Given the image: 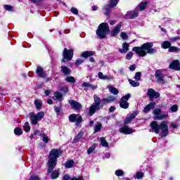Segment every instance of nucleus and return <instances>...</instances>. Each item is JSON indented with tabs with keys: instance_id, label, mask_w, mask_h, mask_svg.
<instances>
[{
	"instance_id": "nucleus-1",
	"label": "nucleus",
	"mask_w": 180,
	"mask_h": 180,
	"mask_svg": "<svg viewBox=\"0 0 180 180\" xmlns=\"http://www.w3.org/2000/svg\"><path fill=\"white\" fill-rule=\"evenodd\" d=\"M63 155V150L60 148H53L50 152L48 156V174H50L51 171L56 168V165H57V161H58V158L60 155Z\"/></svg>"
},
{
	"instance_id": "nucleus-2",
	"label": "nucleus",
	"mask_w": 180,
	"mask_h": 180,
	"mask_svg": "<svg viewBox=\"0 0 180 180\" xmlns=\"http://www.w3.org/2000/svg\"><path fill=\"white\" fill-rule=\"evenodd\" d=\"M154 44L153 42H146L143 44L141 46H134L132 49V51L136 53L139 57H146L148 54H154L157 52V50L153 49Z\"/></svg>"
},
{
	"instance_id": "nucleus-3",
	"label": "nucleus",
	"mask_w": 180,
	"mask_h": 180,
	"mask_svg": "<svg viewBox=\"0 0 180 180\" xmlns=\"http://www.w3.org/2000/svg\"><path fill=\"white\" fill-rule=\"evenodd\" d=\"M150 127L152 131H153L156 134H158V133H160V130H162V137H165L168 136V121H162L160 124V125L158 124V122H157V121H153L150 123Z\"/></svg>"
},
{
	"instance_id": "nucleus-4",
	"label": "nucleus",
	"mask_w": 180,
	"mask_h": 180,
	"mask_svg": "<svg viewBox=\"0 0 180 180\" xmlns=\"http://www.w3.org/2000/svg\"><path fill=\"white\" fill-rule=\"evenodd\" d=\"M94 104L92 105L89 109L90 116H92V115H94V113H95L96 110H100V109H102L103 108V105H101V98H99V96H98V95L95 94L94 96Z\"/></svg>"
},
{
	"instance_id": "nucleus-5",
	"label": "nucleus",
	"mask_w": 180,
	"mask_h": 180,
	"mask_svg": "<svg viewBox=\"0 0 180 180\" xmlns=\"http://www.w3.org/2000/svg\"><path fill=\"white\" fill-rule=\"evenodd\" d=\"M108 32H109V25L107 23L103 22L98 26L96 34L100 39H104V37H106Z\"/></svg>"
},
{
	"instance_id": "nucleus-6",
	"label": "nucleus",
	"mask_w": 180,
	"mask_h": 180,
	"mask_svg": "<svg viewBox=\"0 0 180 180\" xmlns=\"http://www.w3.org/2000/svg\"><path fill=\"white\" fill-rule=\"evenodd\" d=\"M43 117H44V112L43 111H40L37 114L33 112H30V119L32 124H37Z\"/></svg>"
},
{
	"instance_id": "nucleus-7",
	"label": "nucleus",
	"mask_w": 180,
	"mask_h": 180,
	"mask_svg": "<svg viewBox=\"0 0 180 180\" xmlns=\"http://www.w3.org/2000/svg\"><path fill=\"white\" fill-rule=\"evenodd\" d=\"M153 114L154 115L155 120H162L165 117H168V114H162L160 108L153 110Z\"/></svg>"
},
{
	"instance_id": "nucleus-8",
	"label": "nucleus",
	"mask_w": 180,
	"mask_h": 180,
	"mask_svg": "<svg viewBox=\"0 0 180 180\" xmlns=\"http://www.w3.org/2000/svg\"><path fill=\"white\" fill-rule=\"evenodd\" d=\"M155 77L158 84H162V85H165V84H166L165 79H164L165 75L162 73V70H157L155 73Z\"/></svg>"
},
{
	"instance_id": "nucleus-9",
	"label": "nucleus",
	"mask_w": 180,
	"mask_h": 180,
	"mask_svg": "<svg viewBox=\"0 0 180 180\" xmlns=\"http://www.w3.org/2000/svg\"><path fill=\"white\" fill-rule=\"evenodd\" d=\"M130 96H131V95L130 94H127L122 97L120 102V106H121V108L123 109H127L129 108V103H127V101L130 99Z\"/></svg>"
},
{
	"instance_id": "nucleus-10",
	"label": "nucleus",
	"mask_w": 180,
	"mask_h": 180,
	"mask_svg": "<svg viewBox=\"0 0 180 180\" xmlns=\"http://www.w3.org/2000/svg\"><path fill=\"white\" fill-rule=\"evenodd\" d=\"M69 120L72 123L76 122V125L78 126L82 122V117L77 114H72L69 116Z\"/></svg>"
},
{
	"instance_id": "nucleus-11",
	"label": "nucleus",
	"mask_w": 180,
	"mask_h": 180,
	"mask_svg": "<svg viewBox=\"0 0 180 180\" xmlns=\"http://www.w3.org/2000/svg\"><path fill=\"white\" fill-rule=\"evenodd\" d=\"M63 57L66 58L68 60H72V57H74V50H68L67 48H65L63 50Z\"/></svg>"
},
{
	"instance_id": "nucleus-12",
	"label": "nucleus",
	"mask_w": 180,
	"mask_h": 180,
	"mask_svg": "<svg viewBox=\"0 0 180 180\" xmlns=\"http://www.w3.org/2000/svg\"><path fill=\"white\" fill-rule=\"evenodd\" d=\"M147 95L150 99V101H153L154 98L157 99L158 98H160V93L155 91L154 89H149L147 92Z\"/></svg>"
},
{
	"instance_id": "nucleus-13",
	"label": "nucleus",
	"mask_w": 180,
	"mask_h": 180,
	"mask_svg": "<svg viewBox=\"0 0 180 180\" xmlns=\"http://www.w3.org/2000/svg\"><path fill=\"white\" fill-rule=\"evenodd\" d=\"M117 2H119V0H110V5L106 6L104 8V11H105V15H108L109 10L110 9V8H115V6H116V5H117Z\"/></svg>"
},
{
	"instance_id": "nucleus-14",
	"label": "nucleus",
	"mask_w": 180,
	"mask_h": 180,
	"mask_svg": "<svg viewBox=\"0 0 180 180\" xmlns=\"http://www.w3.org/2000/svg\"><path fill=\"white\" fill-rule=\"evenodd\" d=\"M171 70H175L176 71L180 70V63L178 60H174L169 65Z\"/></svg>"
},
{
	"instance_id": "nucleus-15",
	"label": "nucleus",
	"mask_w": 180,
	"mask_h": 180,
	"mask_svg": "<svg viewBox=\"0 0 180 180\" xmlns=\"http://www.w3.org/2000/svg\"><path fill=\"white\" fill-rule=\"evenodd\" d=\"M120 133L122 134H131V133H134V130L131 128H129L128 126H124L120 129Z\"/></svg>"
},
{
	"instance_id": "nucleus-16",
	"label": "nucleus",
	"mask_w": 180,
	"mask_h": 180,
	"mask_svg": "<svg viewBox=\"0 0 180 180\" xmlns=\"http://www.w3.org/2000/svg\"><path fill=\"white\" fill-rule=\"evenodd\" d=\"M69 103L70 106L72 108V109H75V110H78L82 108V105H81V103L74 100H70Z\"/></svg>"
},
{
	"instance_id": "nucleus-17",
	"label": "nucleus",
	"mask_w": 180,
	"mask_h": 180,
	"mask_svg": "<svg viewBox=\"0 0 180 180\" xmlns=\"http://www.w3.org/2000/svg\"><path fill=\"white\" fill-rule=\"evenodd\" d=\"M36 73L39 77H41V78H44V77H46V72L44 71V69L40 66L37 67Z\"/></svg>"
},
{
	"instance_id": "nucleus-18",
	"label": "nucleus",
	"mask_w": 180,
	"mask_h": 180,
	"mask_svg": "<svg viewBox=\"0 0 180 180\" xmlns=\"http://www.w3.org/2000/svg\"><path fill=\"white\" fill-rule=\"evenodd\" d=\"M129 47H130V45H129V44L126 42L123 43L122 49H119L120 53H121L122 54H126V53L129 51Z\"/></svg>"
},
{
	"instance_id": "nucleus-19",
	"label": "nucleus",
	"mask_w": 180,
	"mask_h": 180,
	"mask_svg": "<svg viewBox=\"0 0 180 180\" xmlns=\"http://www.w3.org/2000/svg\"><path fill=\"white\" fill-rule=\"evenodd\" d=\"M122 27L121 25H117L112 31H111V36L113 37H116L117 34H119L120 32V28Z\"/></svg>"
},
{
	"instance_id": "nucleus-20",
	"label": "nucleus",
	"mask_w": 180,
	"mask_h": 180,
	"mask_svg": "<svg viewBox=\"0 0 180 180\" xmlns=\"http://www.w3.org/2000/svg\"><path fill=\"white\" fill-rule=\"evenodd\" d=\"M156 105H157V103H150L148 105H147L143 109L144 113H148V112H150V110H151V109H154V108H155Z\"/></svg>"
},
{
	"instance_id": "nucleus-21",
	"label": "nucleus",
	"mask_w": 180,
	"mask_h": 180,
	"mask_svg": "<svg viewBox=\"0 0 180 180\" xmlns=\"http://www.w3.org/2000/svg\"><path fill=\"white\" fill-rule=\"evenodd\" d=\"M91 56H95V51H84L81 57H83V58H88V57H91Z\"/></svg>"
},
{
	"instance_id": "nucleus-22",
	"label": "nucleus",
	"mask_w": 180,
	"mask_h": 180,
	"mask_svg": "<svg viewBox=\"0 0 180 180\" xmlns=\"http://www.w3.org/2000/svg\"><path fill=\"white\" fill-rule=\"evenodd\" d=\"M136 116H137V113L136 112H133L132 114H131L128 117L125 119L124 124H129V123H130V122H131V120H133V119H134Z\"/></svg>"
},
{
	"instance_id": "nucleus-23",
	"label": "nucleus",
	"mask_w": 180,
	"mask_h": 180,
	"mask_svg": "<svg viewBox=\"0 0 180 180\" xmlns=\"http://www.w3.org/2000/svg\"><path fill=\"white\" fill-rule=\"evenodd\" d=\"M115 101H116V98L112 96H110L108 98L103 99V101L104 102V103H110L112 102H115Z\"/></svg>"
},
{
	"instance_id": "nucleus-24",
	"label": "nucleus",
	"mask_w": 180,
	"mask_h": 180,
	"mask_svg": "<svg viewBox=\"0 0 180 180\" xmlns=\"http://www.w3.org/2000/svg\"><path fill=\"white\" fill-rule=\"evenodd\" d=\"M61 71L65 75H70L71 74V70L67 68V66H61Z\"/></svg>"
},
{
	"instance_id": "nucleus-25",
	"label": "nucleus",
	"mask_w": 180,
	"mask_h": 180,
	"mask_svg": "<svg viewBox=\"0 0 180 180\" xmlns=\"http://www.w3.org/2000/svg\"><path fill=\"white\" fill-rule=\"evenodd\" d=\"M98 78L100 79H103V80H105V79H109V80L112 79V77L108 76V75H104L103 73L101 72H98Z\"/></svg>"
},
{
	"instance_id": "nucleus-26",
	"label": "nucleus",
	"mask_w": 180,
	"mask_h": 180,
	"mask_svg": "<svg viewBox=\"0 0 180 180\" xmlns=\"http://www.w3.org/2000/svg\"><path fill=\"white\" fill-rule=\"evenodd\" d=\"M60 176V169L58 170H54L51 173V179H57L58 176Z\"/></svg>"
},
{
	"instance_id": "nucleus-27",
	"label": "nucleus",
	"mask_w": 180,
	"mask_h": 180,
	"mask_svg": "<svg viewBox=\"0 0 180 180\" xmlns=\"http://www.w3.org/2000/svg\"><path fill=\"white\" fill-rule=\"evenodd\" d=\"M63 98V94L60 92H56L54 96L53 97V101H61Z\"/></svg>"
},
{
	"instance_id": "nucleus-28",
	"label": "nucleus",
	"mask_w": 180,
	"mask_h": 180,
	"mask_svg": "<svg viewBox=\"0 0 180 180\" xmlns=\"http://www.w3.org/2000/svg\"><path fill=\"white\" fill-rule=\"evenodd\" d=\"M161 47H162V49H169V48L171 47V42H169L168 41H165L162 43Z\"/></svg>"
},
{
	"instance_id": "nucleus-29",
	"label": "nucleus",
	"mask_w": 180,
	"mask_h": 180,
	"mask_svg": "<svg viewBox=\"0 0 180 180\" xmlns=\"http://www.w3.org/2000/svg\"><path fill=\"white\" fill-rule=\"evenodd\" d=\"M40 136H41L44 143H46V144L49 143V141H50V139L49 138V136H47L44 133L40 134Z\"/></svg>"
},
{
	"instance_id": "nucleus-30",
	"label": "nucleus",
	"mask_w": 180,
	"mask_h": 180,
	"mask_svg": "<svg viewBox=\"0 0 180 180\" xmlns=\"http://www.w3.org/2000/svg\"><path fill=\"white\" fill-rule=\"evenodd\" d=\"M74 164H75L74 160H68L65 163V168H72V167H74Z\"/></svg>"
},
{
	"instance_id": "nucleus-31",
	"label": "nucleus",
	"mask_w": 180,
	"mask_h": 180,
	"mask_svg": "<svg viewBox=\"0 0 180 180\" xmlns=\"http://www.w3.org/2000/svg\"><path fill=\"white\" fill-rule=\"evenodd\" d=\"M82 86H84V88H89V89H96V86L86 82H84L82 84Z\"/></svg>"
},
{
	"instance_id": "nucleus-32",
	"label": "nucleus",
	"mask_w": 180,
	"mask_h": 180,
	"mask_svg": "<svg viewBox=\"0 0 180 180\" xmlns=\"http://www.w3.org/2000/svg\"><path fill=\"white\" fill-rule=\"evenodd\" d=\"M168 51L169 53H178V51H180V49L176 46H170V47L168 49Z\"/></svg>"
},
{
	"instance_id": "nucleus-33",
	"label": "nucleus",
	"mask_w": 180,
	"mask_h": 180,
	"mask_svg": "<svg viewBox=\"0 0 180 180\" xmlns=\"http://www.w3.org/2000/svg\"><path fill=\"white\" fill-rule=\"evenodd\" d=\"M108 89L113 95H117V94H119V90L112 86H108Z\"/></svg>"
},
{
	"instance_id": "nucleus-34",
	"label": "nucleus",
	"mask_w": 180,
	"mask_h": 180,
	"mask_svg": "<svg viewBox=\"0 0 180 180\" xmlns=\"http://www.w3.org/2000/svg\"><path fill=\"white\" fill-rule=\"evenodd\" d=\"M102 129V124L101 122H97L94 126V133H98Z\"/></svg>"
},
{
	"instance_id": "nucleus-35",
	"label": "nucleus",
	"mask_w": 180,
	"mask_h": 180,
	"mask_svg": "<svg viewBox=\"0 0 180 180\" xmlns=\"http://www.w3.org/2000/svg\"><path fill=\"white\" fill-rule=\"evenodd\" d=\"M14 133L16 136H22L23 134V130L22 128L17 127L14 129Z\"/></svg>"
},
{
	"instance_id": "nucleus-36",
	"label": "nucleus",
	"mask_w": 180,
	"mask_h": 180,
	"mask_svg": "<svg viewBox=\"0 0 180 180\" xmlns=\"http://www.w3.org/2000/svg\"><path fill=\"white\" fill-rule=\"evenodd\" d=\"M84 136V132L82 131H80L78 134L76 136V137L73 140V143H77L79 139H81Z\"/></svg>"
},
{
	"instance_id": "nucleus-37",
	"label": "nucleus",
	"mask_w": 180,
	"mask_h": 180,
	"mask_svg": "<svg viewBox=\"0 0 180 180\" xmlns=\"http://www.w3.org/2000/svg\"><path fill=\"white\" fill-rule=\"evenodd\" d=\"M128 81L130 85H131L134 87L140 86V83L139 82H136L134 80H132L131 79H129Z\"/></svg>"
},
{
	"instance_id": "nucleus-38",
	"label": "nucleus",
	"mask_w": 180,
	"mask_h": 180,
	"mask_svg": "<svg viewBox=\"0 0 180 180\" xmlns=\"http://www.w3.org/2000/svg\"><path fill=\"white\" fill-rule=\"evenodd\" d=\"M34 105H35L37 109L39 110L41 108L43 103H41V101L40 100H35Z\"/></svg>"
},
{
	"instance_id": "nucleus-39",
	"label": "nucleus",
	"mask_w": 180,
	"mask_h": 180,
	"mask_svg": "<svg viewBox=\"0 0 180 180\" xmlns=\"http://www.w3.org/2000/svg\"><path fill=\"white\" fill-rule=\"evenodd\" d=\"M148 4V1L141 2L139 6L140 11H144Z\"/></svg>"
},
{
	"instance_id": "nucleus-40",
	"label": "nucleus",
	"mask_w": 180,
	"mask_h": 180,
	"mask_svg": "<svg viewBox=\"0 0 180 180\" xmlns=\"http://www.w3.org/2000/svg\"><path fill=\"white\" fill-rule=\"evenodd\" d=\"M100 140H101V146H103V147H108L109 143H108V141H106V139H105V137H101Z\"/></svg>"
},
{
	"instance_id": "nucleus-41",
	"label": "nucleus",
	"mask_w": 180,
	"mask_h": 180,
	"mask_svg": "<svg viewBox=\"0 0 180 180\" xmlns=\"http://www.w3.org/2000/svg\"><path fill=\"white\" fill-rule=\"evenodd\" d=\"M67 82H70L72 84H75V77L69 76L65 78Z\"/></svg>"
},
{
	"instance_id": "nucleus-42",
	"label": "nucleus",
	"mask_w": 180,
	"mask_h": 180,
	"mask_svg": "<svg viewBox=\"0 0 180 180\" xmlns=\"http://www.w3.org/2000/svg\"><path fill=\"white\" fill-rule=\"evenodd\" d=\"M23 127H24L25 131H26L27 133H29V131H30V125L29 124L28 122L25 123Z\"/></svg>"
},
{
	"instance_id": "nucleus-43",
	"label": "nucleus",
	"mask_w": 180,
	"mask_h": 180,
	"mask_svg": "<svg viewBox=\"0 0 180 180\" xmlns=\"http://www.w3.org/2000/svg\"><path fill=\"white\" fill-rule=\"evenodd\" d=\"M95 148H96V146L93 145L92 146H91V147L87 150V153H88V154H92V153H94V151H95Z\"/></svg>"
},
{
	"instance_id": "nucleus-44",
	"label": "nucleus",
	"mask_w": 180,
	"mask_h": 180,
	"mask_svg": "<svg viewBox=\"0 0 180 180\" xmlns=\"http://www.w3.org/2000/svg\"><path fill=\"white\" fill-rule=\"evenodd\" d=\"M115 175H117V176H123V175H124V172L123 170L118 169L115 171Z\"/></svg>"
},
{
	"instance_id": "nucleus-45",
	"label": "nucleus",
	"mask_w": 180,
	"mask_h": 180,
	"mask_svg": "<svg viewBox=\"0 0 180 180\" xmlns=\"http://www.w3.org/2000/svg\"><path fill=\"white\" fill-rule=\"evenodd\" d=\"M141 72H137L134 76L135 81H139V79H141Z\"/></svg>"
},
{
	"instance_id": "nucleus-46",
	"label": "nucleus",
	"mask_w": 180,
	"mask_h": 180,
	"mask_svg": "<svg viewBox=\"0 0 180 180\" xmlns=\"http://www.w3.org/2000/svg\"><path fill=\"white\" fill-rule=\"evenodd\" d=\"M54 110L56 113H60L61 110H63L61 105L59 107L55 105Z\"/></svg>"
},
{
	"instance_id": "nucleus-47",
	"label": "nucleus",
	"mask_w": 180,
	"mask_h": 180,
	"mask_svg": "<svg viewBox=\"0 0 180 180\" xmlns=\"http://www.w3.org/2000/svg\"><path fill=\"white\" fill-rule=\"evenodd\" d=\"M139 16V11H134L132 14H131V19H134V18H137Z\"/></svg>"
},
{
	"instance_id": "nucleus-48",
	"label": "nucleus",
	"mask_w": 180,
	"mask_h": 180,
	"mask_svg": "<svg viewBox=\"0 0 180 180\" xmlns=\"http://www.w3.org/2000/svg\"><path fill=\"white\" fill-rule=\"evenodd\" d=\"M120 37H122L123 40H127V39H129V37L127 36V34H126V32H122L120 34Z\"/></svg>"
},
{
	"instance_id": "nucleus-49",
	"label": "nucleus",
	"mask_w": 180,
	"mask_h": 180,
	"mask_svg": "<svg viewBox=\"0 0 180 180\" xmlns=\"http://www.w3.org/2000/svg\"><path fill=\"white\" fill-rule=\"evenodd\" d=\"M171 112H177L178 110V105H174L170 108Z\"/></svg>"
},
{
	"instance_id": "nucleus-50",
	"label": "nucleus",
	"mask_w": 180,
	"mask_h": 180,
	"mask_svg": "<svg viewBox=\"0 0 180 180\" xmlns=\"http://www.w3.org/2000/svg\"><path fill=\"white\" fill-rule=\"evenodd\" d=\"M133 52H129L126 55L127 60H131V57H133Z\"/></svg>"
},
{
	"instance_id": "nucleus-51",
	"label": "nucleus",
	"mask_w": 180,
	"mask_h": 180,
	"mask_svg": "<svg viewBox=\"0 0 180 180\" xmlns=\"http://www.w3.org/2000/svg\"><path fill=\"white\" fill-rule=\"evenodd\" d=\"M144 176V174L143 172H138L136 174V178L137 179H141Z\"/></svg>"
},
{
	"instance_id": "nucleus-52",
	"label": "nucleus",
	"mask_w": 180,
	"mask_h": 180,
	"mask_svg": "<svg viewBox=\"0 0 180 180\" xmlns=\"http://www.w3.org/2000/svg\"><path fill=\"white\" fill-rule=\"evenodd\" d=\"M4 9H6V11H13V7L9 5H5L4 6Z\"/></svg>"
},
{
	"instance_id": "nucleus-53",
	"label": "nucleus",
	"mask_w": 180,
	"mask_h": 180,
	"mask_svg": "<svg viewBox=\"0 0 180 180\" xmlns=\"http://www.w3.org/2000/svg\"><path fill=\"white\" fill-rule=\"evenodd\" d=\"M30 180H40V177L37 175H32L30 177Z\"/></svg>"
},
{
	"instance_id": "nucleus-54",
	"label": "nucleus",
	"mask_w": 180,
	"mask_h": 180,
	"mask_svg": "<svg viewBox=\"0 0 180 180\" xmlns=\"http://www.w3.org/2000/svg\"><path fill=\"white\" fill-rule=\"evenodd\" d=\"M70 12H72V13H74V15H78V9L74 7L70 9Z\"/></svg>"
},
{
	"instance_id": "nucleus-55",
	"label": "nucleus",
	"mask_w": 180,
	"mask_h": 180,
	"mask_svg": "<svg viewBox=\"0 0 180 180\" xmlns=\"http://www.w3.org/2000/svg\"><path fill=\"white\" fill-rule=\"evenodd\" d=\"M178 40H180V37H175L169 39L170 41H176Z\"/></svg>"
},
{
	"instance_id": "nucleus-56",
	"label": "nucleus",
	"mask_w": 180,
	"mask_h": 180,
	"mask_svg": "<svg viewBox=\"0 0 180 180\" xmlns=\"http://www.w3.org/2000/svg\"><path fill=\"white\" fill-rule=\"evenodd\" d=\"M84 62V60L82 59H79L77 60H76V65H81V64H82Z\"/></svg>"
},
{
	"instance_id": "nucleus-57",
	"label": "nucleus",
	"mask_w": 180,
	"mask_h": 180,
	"mask_svg": "<svg viewBox=\"0 0 180 180\" xmlns=\"http://www.w3.org/2000/svg\"><path fill=\"white\" fill-rule=\"evenodd\" d=\"M44 0H31V2H33V4H40L41 2H43Z\"/></svg>"
},
{
	"instance_id": "nucleus-58",
	"label": "nucleus",
	"mask_w": 180,
	"mask_h": 180,
	"mask_svg": "<svg viewBox=\"0 0 180 180\" xmlns=\"http://www.w3.org/2000/svg\"><path fill=\"white\" fill-rule=\"evenodd\" d=\"M71 178V176H70V174H65L64 176H63V179L64 180H68Z\"/></svg>"
},
{
	"instance_id": "nucleus-59",
	"label": "nucleus",
	"mask_w": 180,
	"mask_h": 180,
	"mask_svg": "<svg viewBox=\"0 0 180 180\" xmlns=\"http://www.w3.org/2000/svg\"><path fill=\"white\" fill-rule=\"evenodd\" d=\"M129 70H130V71H134V70H136V66L131 65L129 66Z\"/></svg>"
},
{
	"instance_id": "nucleus-60",
	"label": "nucleus",
	"mask_w": 180,
	"mask_h": 180,
	"mask_svg": "<svg viewBox=\"0 0 180 180\" xmlns=\"http://www.w3.org/2000/svg\"><path fill=\"white\" fill-rule=\"evenodd\" d=\"M115 110H116L115 106H111L109 109L110 112H115Z\"/></svg>"
},
{
	"instance_id": "nucleus-61",
	"label": "nucleus",
	"mask_w": 180,
	"mask_h": 180,
	"mask_svg": "<svg viewBox=\"0 0 180 180\" xmlns=\"http://www.w3.org/2000/svg\"><path fill=\"white\" fill-rule=\"evenodd\" d=\"M171 127H173V129H176V127H178V124L172 123Z\"/></svg>"
},
{
	"instance_id": "nucleus-62",
	"label": "nucleus",
	"mask_w": 180,
	"mask_h": 180,
	"mask_svg": "<svg viewBox=\"0 0 180 180\" xmlns=\"http://www.w3.org/2000/svg\"><path fill=\"white\" fill-rule=\"evenodd\" d=\"M92 11H98V6H93Z\"/></svg>"
},
{
	"instance_id": "nucleus-63",
	"label": "nucleus",
	"mask_w": 180,
	"mask_h": 180,
	"mask_svg": "<svg viewBox=\"0 0 180 180\" xmlns=\"http://www.w3.org/2000/svg\"><path fill=\"white\" fill-rule=\"evenodd\" d=\"M47 103H49V105H53V100L49 99V100L47 101Z\"/></svg>"
},
{
	"instance_id": "nucleus-64",
	"label": "nucleus",
	"mask_w": 180,
	"mask_h": 180,
	"mask_svg": "<svg viewBox=\"0 0 180 180\" xmlns=\"http://www.w3.org/2000/svg\"><path fill=\"white\" fill-rule=\"evenodd\" d=\"M45 94L46 95V96H49V95H50V91L46 90L45 91Z\"/></svg>"
}]
</instances>
